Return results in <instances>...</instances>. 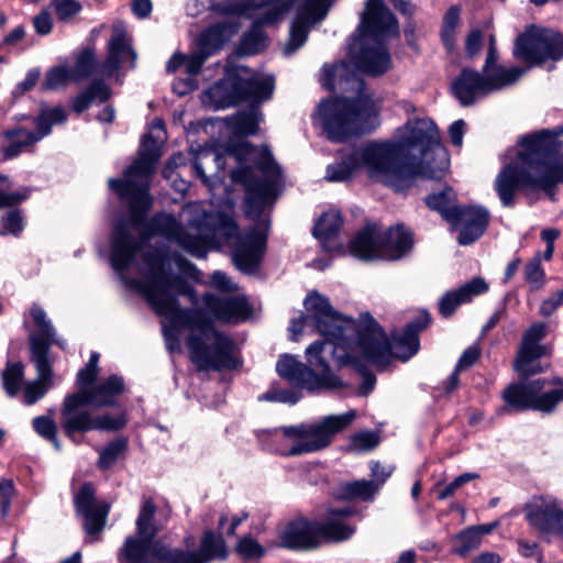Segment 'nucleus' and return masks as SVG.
Returning <instances> with one entry per match:
<instances>
[{
	"mask_svg": "<svg viewBox=\"0 0 563 563\" xmlns=\"http://www.w3.org/2000/svg\"><path fill=\"white\" fill-rule=\"evenodd\" d=\"M162 135L145 134L137 158L124 170L123 178L109 179V187L120 199L126 200L129 219L114 224L111 234L110 264L121 282L137 290L163 317L162 331L166 349L180 352V332L184 328L198 331L187 341L191 361L196 366H239L235 344L225 333L216 330L211 320L200 309H183L177 297L187 296L192 303L198 300L195 289L180 276L165 272L166 254L161 250H146L153 235H163L197 258L206 257L209 246L222 240L232 249L235 266L244 273L257 269L266 247L268 223L263 221L243 234L234 220L223 212L206 210L200 202L188 203L183 209L187 225L184 228L169 214L145 219L151 209L150 179L162 156Z\"/></svg>",
	"mask_w": 563,
	"mask_h": 563,
	"instance_id": "nucleus-1",
	"label": "nucleus"
},
{
	"mask_svg": "<svg viewBox=\"0 0 563 563\" xmlns=\"http://www.w3.org/2000/svg\"><path fill=\"white\" fill-rule=\"evenodd\" d=\"M361 167L372 180L401 191L417 177L441 179L449 168V156L435 123L422 118L408 120L397 141L369 142L343 154L328 166L325 178L344 181Z\"/></svg>",
	"mask_w": 563,
	"mask_h": 563,
	"instance_id": "nucleus-2",
	"label": "nucleus"
},
{
	"mask_svg": "<svg viewBox=\"0 0 563 563\" xmlns=\"http://www.w3.org/2000/svg\"><path fill=\"white\" fill-rule=\"evenodd\" d=\"M562 130H543L522 136L510 162L498 173L494 188L504 207L515 206L519 189L542 190L554 200L555 187L563 184Z\"/></svg>",
	"mask_w": 563,
	"mask_h": 563,
	"instance_id": "nucleus-3",
	"label": "nucleus"
},
{
	"mask_svg": "<svg viewBox=\"0 0 563 563\" xmlns=\"http://www.w3.org/2000/svg\"><path fill=\"white\" fill-rule=\"evenodd\" d=\"M429 323L430 314L426 311L419 313L412 321L406 324L399 335L394 338L391 346L384 330L368 312L360 316V319L356 321V330L347 332L344 338H341L339 343L346 345L347 353L351 355L342 366H354L363 378L360 388L362 395L369 394L376 383L375 375L363 365V362L384 366L391 356L404 362L408 361L419 351V333Z\"/></svg>",
	"mask_w": 563,
	"mask_h": 563,
	"instance_id": "nucleus-4",
	"label": "nucleus"
},
{
	"mask_svg": "<svg viewBox=\"0 0 563 563\" xmlns=\"http://www.w3.org/2000/svg\"><path fill=\"white\" fill-rule=\"evenodd\" d=\"M334 77L342 90L355 92L354 98L323 100L318 115L331 141L342 142L354 135L373 132L378 125L379 108L365 87L364 79L350 71V64L341 62L334 66Z\"/></svg>",
	"mask_w": 563,
	"mask_h": 563,
	"instance_id": "nucleus-5",
	"label": "nucleus"
},
{
	"mask_svg": "<svg viewBox=\"0 0 563 563\" xmlns=\"http://www.w3.org/2000/svg\"><path fill=\"white\" fill-rule=\"evenodd\" d=\"M124 390V380L118 375L90 387V390H77L65 396L62 405V429L74 441L77 433L90 431H118L126 424L124 413H97L95 407H112L117 397Z\"/></svg>",
	"mask_w": 563,
	"mask_h": 563,
	"instance_id": "nucleus-6",
	"label": "nucleus"
},
{
	"mask_svg": "<svg viewBox=\"0 0 563 563\" xmlns=\"http://www.w3.org/2000/svg\"><path fill=\"white\" fill-rule=\"evenodd\" d=\"M307 361L310 366L297 361L291 355H284L276 364L278 375L291 384H296L309 391L334 389L342 386V382L331 372V366L342 367L351 357L347 346L332 341H316L306 349Z\"/></svg>",
	"mask_w": 563,
	"mask_h": 563,
	"instance_id": "nucleus-7",
	"label": "nucleus"
},
{
	"mask_svg": "<svg viewBox=\"0 0 563 563\" xmlns=\"http://www.w3.org/2000/svg\"><path fill=\"white\" fill-rule=\"evenodd\" d=\"M230 176L233 183L244 186L246 214L254 219L275 201L282 189V170L267 146L256 153L254 166L241 164Z\"/></svg>",
	"mask_w": 563,
	"mask_h": 563,
	"instance_id": "nucleus-8",
	"label": "nucleus"
},
{
	"mask_svg": "<svg viewBox=\"0 0 563 563\" xmlns=\"http://www.w3.org/2000/svg\"><path fill=\"white\" fill-rule=\"evenodd\" d=\"M398 35L399 27L357 26L349 45L351 62L361 74L372 77L384 75L393 66L387 42Z\"/></svg>",
	"mask_w": 563,
	"mask_h": 563,
	"instance_id": "nucleus-9",
	"label": "nucleus"
},
{
	"mask_svg": "<svg viewBox=\"0 0 563 563\" xmlns=\"http://www.w3.org/2000/svg\"><path fill=\"white\" fill-rule=\"evenodd\" d=\"M273 91L274 77L271 75L255 74L246 78L228 75L203 91L202 102L217 111L243 101L261 103L271 99Z\"/></svg>",
	"mask_w": 563,
	"mask_h": 563,
	"instance_id": "nucleus-10",
	"label": "nucleus"
},
{
	"mask_svg": "<svg viewBox=\"0 0 563 563\" xmlns=\"http://www.w3.org/2000/svg\"><path fill=\"white\" fill-rule=\"evenodd\" d=\"M356 418L355 410L324 416L318 421L284 427L283 434L295 440L285 453L288 456L303 455L325 449L334 437L345 430Z\"/></svg>",
	"mask_w": 563,
	"mask_h": 563,
	"instance_id": "nucleus-11",
	"label": "nucleus"
},
{
	"mask_svg": "<svg viewBox=\"0 0 563 563\" xmlns=\"http://www.w3.org/2000/svg\"><path fill=\"white\" fill-rule=\"evenodd\" d=\"M503 398L509 409L534 410L550 415L563 401V378H539L515 383L504 390Z\"/></svg>",
	"mask_w": 563,
	"mask_h": 563,
	"instance_id": "nucleus-12",
	"label": "nucleus"
},
{
	"mask_svg": "<svg viewBox=\"0 0 563 563\" xmlns=\"http://www.w3.org/2000/svg\"><path fill=\"white\" fill-rule=\"evenodd\" d=\"M303 303L307 314L301 313L298 319L295 318L290 322L289 331L292 333V340H297V335L302 332L303 322L308 320H311L318 332L324 336L323 342L329 340L340 342L347 332L356 330V321L338 312L329 299L319 292H310Z\"/></svg>",
	"mask_w": 563,
	"mask_h": 563,
	"instance_id": "nucleus-13",
	"label": "nucleus"
},
{
	"mask_svg": "<svg viewBox=\"0 0 563 563\" xmlns=\"http://www.w3.org/2000/svg\"><path fill=\"white\" fill-rule=\"evenodd\" d=\"M525 73L526 68L521 67H498L487 74L464 68L453 80L451 89L460 103L467 107L492 92L515 84Z\"/></svg>",
	"mask_w": 563,
	"mask_h": 563,
	"instance_id": "nucleus-14",
	"label": "nucleus"
},
{
	"mask_svg": "<svg viewBox=\"0 0 563 563\" xmlns=\"http://www.w3.org/2000/svg\"><path fill=\"white\" fill-rule=\"evenodd\" d=\"M514 55L532 66H540L547 60L558 62L563 58V35L552 29L529 26L515 42Z\"/></svg>",
	"mask_w": 563,
	"mask_h": 563,
	"instance_id": "nucleus-15",
	"label": "nucleus"
},
{
	"mask_svg": "<svg viewBox=\"0 0 563 563\" xmlns=\"http://www.w3.org/2000/svg\"><path fill=\"white\" fill-rule=\"evenodd\" d=\"M285 11H295L296 16L290 23L289 37L284 46L285 56L292 55L308 40L314 24L325 19L330 8L338 0H276Z\"/></svg>",
	"mask_w": 563,
	"mask_h": 563,
	"instance_id": "nucleus-16",
	"label": "nucleus"
},
{
	"mask_svg": "<svg viewBox=\"0 0 563 563\" xmlns=\"http://www.w3.org/2000/svg\"><path fill=\"white\" fill-rule=\"evenodd\" d=\"M16 120L30 119L35 125L34 131L24 128L9 129L3 132V137L8 144L3 146V157L12 159L22 152L33 147L37 142L51 134L52 126L64 123L67 119L66 112L62 107L44 108L37 117L21 115Z\"/></svg>",
	"mask_w": 563,
	"mask_h": 563,
	"instance_id": "nucleus-17",
	"label": "nucleus"
},
{
	"mask_svg": "<svg viewBox=\"0 0 563 563\" xmlns=\"http://www.w3.org/2000/svg\"><path fill=\"white\" fill-rule=\"evenodd\" d=\"M153 540L137 533L128 536L119 549V563H198L195 553L178 548L161 547L152 550Z\"/></svg>",
	"mask_w": 563,
	"mask_h": 563,
	"instance_id": "nucleus-18",
	"label": "nucleus"
},
{
	"mask_svg": "<svg viewBox=\"0 0 563 563\" xmlns=\"http://www.w3.org/2000/svg\"><path fill=\"white\" fill-rule=\"evenodd\" d=\"M137 54L132 46V37L123 23H115L107 46V58L100 66V73L107 78L119 79L121 67L128 63L130 68L136 65Z\"/></svg>",
	"mask_w": 563,
	"mask_h": 563,
	"instance_id": "nucleus-19",
	"label": "nucleus"
},
{
	"mask_svg": "<svg viewBox=\"0 0 563 563\" xmlns=\"http://www.w3.org/2000/svg\"><path fill=\"white\" fill-rule=\"evenodd\" d=\"M529 525L540 533H563V508L553 496H534L523 508Z\"/></svg>",
	"mask_w": 563,
	"mask_h": 563,
	"instance_id": "nucleus-20",
	"label": "nucleus"
},
{
	"mask_svg": "<svg viewBox=\"0 0 563 563\" xmlns=\"http://www.w3.org/2000/svg\"><path fill=\"white\" fill-rule=\"evenodd\" d=\"M547 335V324L536 322L528 328L517 352L514 368L521 377H528L542 372V367L536 364V361L547 355L548 347L540 344Z\"/></svg>",
	"mask_w": 563,
	"mask_h": 563,
	"instance_id": "nucleus-21",
	"label": "nucleus"
},
{
	"mask_svg": "<svg viewBox=\"0 0 563 563\" xmlns=\"http://www.w3.org/2000/svg\"><path fill=\"white\" fill-rule=\"evenodd\" d=\"M265 4L266 9L256 16L241 40L239 49L243 54L254 55L264 49L267 41L264 27L282 21L287 13L276 0H265Z\"/></svg>",
	"mask_w": 563,
	"mask_h": 563,
	"instance_id": "nucleus-22",
	"label": "nucleus"
},
{
	"mask_svg": "<svg viewBox=\"0 0 563 563\" xmlns=\"http://www.w3.org/2000/svg\"><path fill=\"white\" fill-rule=\"evenodd\" d=\"M455 213L449 223L455 229L460 228L459 244L470 245L484 234L489 222V212L486 208L464 206L459 207Z\"/></svg>",
	"mask_w": 563,
	"mask_h": 563,
	"instance_id": "nucleus-23",
	"label": "nucleus"
},
{
	"mask_svg": "<svg viewBox=\"0 0 563 563\" xmlns=\"http://www.w3.org/2000/svg\"><path fill=\"white\" fill-rule=\"evenodd\" d=\"M75 507L78 515L85 519L84 528L88 534L99 533L109 514V505L95 498V489L90 483L84 484L75 495Z\"/></svg>",
	"mask_w": 563,
	"mask_h": 563,
	"instance_id": "nucleus-24",
	"label": "nucleus"
},
{
	"mask_svg": "<svg viewBox=\"0 0 563 563\" xmlns=\"http://www.w3.org/2000/svg\"><path fill=\"white\" fill-rule=\"evenodd\" d=\"M279 545L294 551H310L320 547L317 521H290L279 533Z\"/></svg>",
	"mask_w": 563,
	"mask_h": 563,
	"instance_id": "nucleus-25",
	"label": "nucleus"
},
{
	"mask_svg": "<svg viewBox=\"0 0 563 563\" xmlns=\"http://www.w3.org/2000/svg\"><path fill=\"white\" fill-rule=\"evenodd\" d=\"M203 303L210 314L221 322H238L250 314V306L244 296L220 298L212 294L203 296Z\"/></svg>",
	"mask_w": 563,
	"mask_h": 563,
	"instance_id": "nucleus-26",
	"label": "nucleus"
},
{
	"mask_svg": "<svg viewBox=\"0 0 563 563\" xmlns=\"http://www.w3.org/2000/svg\"><path fill=\"white\" fill-rule=\"evenodd\" d=\"M354 514L353 508H331L324 522L317 521L320 545L323 541L342 542L349 540L355 528L346 522V518Z\"/></svg>",
	"mask_w": 563,
	"mask_h": 563,
	"instance_id": "nucleus-27",
	"label": "nucleus"
},
{
	"mask_svg": "<svg viewBox=\"0 0 563 563\" xmlns=\"http://www.w3.org/2000/svg\"><path fill=\"white\" fill-rule=\"evenodd\" d=\"M35 365L37 377L23 386V404L32 406L41 400L52 385V364L48 357L44 356L43 350L35 347L34 356H31Z\"/></svg>",
	"mask_w": 563,
	"mask_h": 563,
	"instance_id": "nucleus-28",
	"label": "nucleus"
},
{
	"mask_svg": "<svg viewBox=\"0 0 563 563\" xmlns=\"http://www.w3.org/2000/svg\"><path fill=\"white\" fill-rule=\"evenodd\" d=\"M31 316L37 329L36 332L30 334L31 356H34L35 347L42 349L46 357H48L49 349L53 344L62 349L65 347V341L56 339V331L42 307L33 305Z\"/></svg>",
	"mask_w": 563,
	"mask_h": 563,
	"instance_id": "nucleus-29",
	"label": "nucleus"
},
{
	"mask_svg": "<svg viewBox=\"0 0 563 563\" xmlns=\"http://www.w3.org/2000/svg\"><path fill=\"white\" fill-rule=\"evenodd\" d=\"M379 260L397 261L410 252L413 245V240L408 230L402 225H396L386 232L379 231Z\"/></svg>",
	"mask_w": 563,
	"mask_h": 563,
	"instance_id": "nucleus-30",
	"label": "nucleus"
},
{
	"mask_svg": "<svg viewBox=\"0 0 563 563\" xmlns=\"http://www.w3.org/2000/svg\"><path fill=\"white\" fill-rule=\"evenodd\" d=\"M487 289V283L481 277H475L460 288L445 292L439 300V311L444 318H449L461 303L471 301Z\"/></svg>",
	"mask_w": 563,
	"mask_h": 563,
	"instance_id": "nucleus-31",
	"label": "nucleus"
},
{
	"mask_svg": "<svg viewBox=\"0 0 563 563\" xmlns=\"http://www.w3.org/2000/svg\"><path fill=\"white\" fill-rule=\"evenodd\" d=\"M240 29L235 22L216 23L203 30L195 40V46L211 57L219 52Z\"/></svg>",
	"mask_w": 563,
	"mask_h": 563,
	"instance_id": "nucleus-32",
	"label": "nucleus"
},
{
	"mask_svg": "<svg viewBox=\"0 0 563 563\" xmlns=\"http://www.w3.org/2000/svg\"><path fill=\"white\" fill-rule=\"evenodd\" d=\"M162 515L163 512L157 511V507L152 498L144 499L135 521L136 533L154 540L168 521L169 515L166 514L164 517Z\"/></svg>",
	"mask_w": 563,
	"mask_h": 563,
	"instance_id": "nucleus-33",
	"label": "nucleus"
},
{
	"mask_svg": "<svg viewBox=\"0 0 563 563\" xmlns=\"http://www.w3.org/2000/svg\"><path fill=\"white\" fill-rule=\"evenodd\" d=\"M350 253L362 261L379 260V230L375 224H368L357 232L349 245Z\"/></svg>",
	"mask_w": 563,
	"mask_h": 563,
	"instance_id": "nucleus-34",
	"label": "nucleus"
},
{
	"mask_svg": "<svg viewBox=\"0 0 563 563\" xmlns=\"http://www.w3.org/2000/svg\"><path fill=\"white\" fill-rule=\"evenodd\" d=\"M390 472H383L378 482L358 479L345 482L339 485L336 495L342 499H360L362 501H373L376 494L380 490Z\"/></svg>",
	"mask_w": 563,
	"mask_h": 563,
	"instance_id": "nucleus-35",
	"label": "nucleus"
},
{
	"mask_svg": "<svg viewBox=\"0 0 563 563\" xmlns=\"http://www.w3.org/2000/svg\"><path fill=\"white\" fill-rule=\"evenodd\" d=\"M251 107L224 119L228 129L236 136L255 135L263 114L258 103L251 102Z\"/></svg>",
	"mask_w": 563,
	"mask_h": 563,
	"instance_id": "nucleus-36",
	"label": "nucleus"
},
{
	"mask_svg": "<svg viewBox=\"0 0 563 563\" xmlns=\"http://www.w3.org/2000/svg\"><path fill=\"white\" fill-rule=\"evenodd\" d=\"M342 225V217L339 211L324 212L313 228V235L321 242L327 251H334L339 247L335 238Z\"/></svg>",
	"mask_w": 563,
	"mask_h": 563,
	"instance_id": "nucleus-37",
	"label": "nucleus"
},
{
	"mask_svg": "<svg viewBox=\"0 0 563 563\" xmlns=\"http://www.w3.org/2000/svg\"><path fill=\"white\" fill-rule=\"evenodd\" d=\"M112 96L111 87L102 79H93L89 86L76 96L71 101V108L76 113H82L92 102L103 103Z\"/></svg>",
	"mask_w": 563,
	"mask_h": 563,
	"instance_id": "nucleus-38",
	"label": "nucleus"
},
{
	"mask_svg": "<svg viewBox=\"0 0 563 563\" xmlns=\"http://www.w3.org/2000/svg\"><path fill=\"white\" fill-rule=\"evenodd\" d=\"M358 26H385L396 30L399 27L394 13L384 4L383 0H367L366 9L362 14Z\"/></svg>",
	"mask_w": 563,
	"mask_h": 563,
	"instance_id": "nucleus-39",
	"label": "nucleus"
},
{
	"mask_svg": "<svg viewBox=\"0 0 563 563\" xmlns=\"http://www.w3.org/2000/svg\"><path fill=\"white\" fill-rule=\"evenodd\" d=\"M195 553L198 563H208L213 560H225L228 556L227 544L220 534H216L212 530L205 531L199 551H186Z\"/></svg>",
	"mask_w": 563,
	"mask_h": 563,
	"instance_id": "nucleus-40",
	"label": "nucleus"
},
{
	"mask_svg": "<svg viewBox=\"0 0 563 563\" xmlns=\"http://www.w3.org/2000/svg\"><path fill=\"white\" fill-rule=\"evenodd\" d=\"M456 199L455 192L451 187H444L439 192H433L426 197V205L441 214L449 222L456 213L460 206L454 205Z\"/></svg>",
	"mask_w": 563,
	"mask_h": 563,
	"instance_id": "nucleus-41",
	"label": "nucleus"
},
{
	"mask_svg": "<svg viewBox=\"0 0 563 563\" xmlns=\"http://www.w3.org/2000/svg\"><path fill=\"white\" fill-rule=\"evenodd\" d=\"M24 367L22 363H9L2 372V385L9 397H15L22 388Z\"/></svg>",
	"mask_w": 563,
	"mask_h": 563,
	"instance_id": "nucleus-42",
	"label": "nucleus"
},
{
	"mask_svg": "<svg viewBox=\"0 0 563 563\" xmlns=\"http://www.w3.org/2000/svg\"><path fill=\"white\" fill-rule=\"evenodd\" d=\"M128 441L124 438H117L107 444L99 453L98 466L100 470L110 468L126 450Z\"/></svg>",
	"mask_w": 563,
	"mask_h": 563,
	"instance_id": "nucleus-43",
	"label": "nucleus"
},
{
	"mask_svg": "<svg viewBox=\"0 0 563 563\" xmlns=\"http://www.w3.org/2000/svg\"><path fill=\"white\" fill-rule=\"evenodd\" d=\"M24 218L18 209H11L3 213L0 219V235H13L19 238L24 231Z\"/></svg>",
	"mask_w": 563,
	"mask_h": 563,
	"instance_id": "nucleus-44",
	"label": "nucleus"
},
{
	"mask_svg": "<svg viewBox=\"0 0 563 563\" xmlns=\"http://www.w3.org/2000/svg\"><path fill=\"white\" fill-rule=\"evenodd\" d=\"M460 11L457 5H452L443 18L441 38L448 51H452L454 47L455 27L460 20Z\"/></svg>",
	"mask_w": 563,
	"mask_h": 563,
	"instance_id": "nucleus-45",
	"label": "nucleus"
},
{
	"mask_svg": "<svg viewBox=\"0 0 563 563\" xmlns=\"http://www.w3.org/2000/svg\"><path fill=\"white\" fill-rule=\"evenodd\" d=\"M34 431L43 439L49 441L57 451L62 450L59 440L57 439V426L53 419L47 416H38L32 420Z\"/></svg>",
	"mask_w": 563,
	"mask_h": 563,
	"instance_id": "nucleus-46",
	"label": "nucleus"
},
{
	"mask_svg": "<svg viewBox=\"0 0 563 563\" xmlns=\"http://www.w3.org/2000/svg\"><path fill=\"white\" fill-rule=\"evenodd\" d=\"M453 541L454 552L462 556L476 550L482 544V540L478 537V532L472 529V527H468L465 530L461 531L457 536H455Z\"/></svg>",
	"mask_w": 563,
	"mask_h": 563,
	"instance_id": "nucleus-47",
	"label": "nucleus"
},
{
	"mask_svg": "<svg viewBox=\"0 0 563 563\" xmlns=\"http://www.w3.org/2000/svg\"><path fill=\"white\" fill-rule=\"evenodd\" d=\"M73 80L71 69L67 66H55L47 70L43 88L46 90H56L65 87Z\"/></svg>",
	"mask_w": 563,
	"mask_h": 563,
	"instance_id": "nucleus-48",
	"label": "nucleus"
},
{
	"mask_svg": "<svg viewBox=\"0 0 563 563\" xmlns=\"http://www.w3.org/2000/svg\"><path fill=\"white\" fill-rule=\"evenodd\" d=\"M96 68V56L91 49H85L77 57L74 69L71 70L73 80L88 78Z\"/></svg>",
	"mask_w": 563,
	"mask_h": 563,
	"instance_id": "nucleus-49",
	"label": "nucleus"
},
{
	"mask_svg": "<svg viewBox=\"0 0 563 563\" xmlns=\"http://www.w3.org/2000/svg\"><path fill=\"white\" fill-rule=\"evenodd\" d=\"M49 7L54 10L59 21L74 19L82 9L77 0H51Z\"/></svg>",
	"mask_w": 563,
	"mask_h": 563,
	"instance_id": "nucleus-50",
	"label": "nucleus"
},
{
	"mask_svg": "<svg viewBox=\"0 0 563 563\" xmlns=\"http://www.w3.org/2000/svg\"><path fill=\"white\" fill-rule=\"evenodd\" d=\"M525 278L530 284L532 290H538L543 286L544 271L539 256L532 258L525 266Z\"/></svg>",
	"mask_w": 563,
	"mask_h": 563,
	"instance_id": "nucleus-51",
	"label": "nucleus"
},
{
	"mask_svg": "<svg viewBox=\"0 0 563 563\" xmlns=\"http://www.w3.org/2000/svg\"><path fill=\"white\" fill-rule=\"evenodd\" d=\"M300 394L292 389L272 388L258 397L260 400L295 405L300 399Z\"/></svg>",
	"mask_w": 563,
	"mask_h": 563,
	"instance_id": "nucleus-52",
	"label": "nucleus"
},
{
	"mask_svg": "<svg viewBox=\"0 0 563 563\" xmlns=\"http://www.w3.org/2000/svg\"><path fill=\"white\" fill-rule=\"evenodd\" d=\"M236 551L244 559H260L265 554V549L252 537L242 538L236 544Z\"/></svg>",
	"mask_w": 563,
	"mask_h": 563,
	"instance_id": "nucleus-53",
	"label": "nucleus"
},
{
	"mask_svg": "<svg viewBox=\"0 0 563 563\" xmlns=\"http://www.w3.org/2000/svg\"><path fill=\"white\" fill-rule=\"evenodd\" d=\"M209 58L203 52H200V49L196 46H194L192 51L186 55L185 54V71L189 76H196L200 73L203 64Z\"/></svg>",
	"mask_w": 563,
	"mask_h": 563,
	"instance_id": "nucleus-54",
	"label": "nucleus"
},
{
	"mask_svg": "<svg viewBox=\"0 0 563 563\" xmlns=\"http://www.w3.org/2000/svg\"><path fill=\"white\" fill-rule=\"evenodd\" d=\"M477 477V473H463L459 475L451 483H449L441 490H439L438 498L444 500L453 496L459 488H461L466 483L476 479Z\"/></svg>",
	"mask_w": 563,
	"mask_h": 563,
	"instance_id": "nucleus-55",
	"label": "nucleus"
},
{
	"mask_svg": "<svg viewBox=\"0 0 563 563\" xmlns=\"http://www.w3.org/2000/svg\"><path fill=\"white\" fill-rule=\"evenodd\" d=\"M378 444V437L375 432L364 431L352 438V445L357 451H369Z\"/></svg>",
	"mask_w": 563,
	"mask_h": 563,
	"instance_id": "nucleus-56",
	"label": "nucleus"
},
{
	"mask_svg": "<svg viewBox=\"0 0 563 563\" xmlns=\"http://www.w3.org/2000/svg\"><path fill=\"white\" fill-rule=\"evenodd\" d=\"M561 306H563V289L558 290L556 292L552 294L550 297L544 299L540 305L539 312L543 317H550Z\"/></svg>",
	"mask_w": 563,
	"mask_h": 563,
	"instance_id": "nucleus-57",
	"label": "nucleus"
},
{
	"mask_svg": "<svg viewBox=\"0 0 563 563\" xmlns=\"http://www.w3.org/2000/svg\"><path fill=\"white\" fill-rule=\"evenodd\" d=\"M33 27L38 35H47L53 29V19L47 10H42L33 20Z\"/></svg>",
	"mask_w": 563,
	"mask_h": 563,
	"instance_id": "nucleus-58",
	"label": "nucleus"
},
{
	"mask_svg": "<svg viewBox=\"0 0 563 563\" xmlns=\"http://www.w3.org/2000/svg\"><path fill=\"white\" fill-rule=\"evenodd\" d=\"M211 285L213 288L223 292H233L238 289V286L231 278L221 271L213 272L211 275Z\"/></svg>",
	"mask_w": 563,
	"mask_h": 563,
	"instance_id": "nucleus-59",
	"label": "nucleus"
},
{
	"mask_svg": "<svg viewBox=\"0 0 563 563\" xmlns=\"http://www.w3.org/2000/svg\"><path fill=\"white\" fill-rule=\"evenodd\" d=\"M481 355V350L477 345L468 346L460 356L455 367L456 371H464L476 363Z\"/></svg>",
	"mask_w": 563,
	"mask_h": 563,
	"instance_id": "nucleus-60",
	"label": "nucleus"
},
{
	"mask_svg": "<svg viewBox=\"0 0 563 563\" xmlns=\"http://www.w3.org/2000/svg\"><path fill=\"white\" fill-rule=\"evenodd\" d=\"M98 376V371L85 366L81 368L76 377V385L78 390H90V385L95 383Z\"/></svg>",
	"mask_w": 563,
	"mask_h": 563,
	"instance_id": "nucleus-61",
	"label": "nucleus"
},
{
	"mask_svg": "<svg viewBox=\"0 0 563 563\" xmlns=\"http://www.w3.org/2000/svg\"><path fill=\"white\" fill-rule=\"evenodd\" d=\"M518 552L520 555L525 558H532L537 561V563H541V551L539 549L538 543L528 542L526 540L518 541Z\"/></svg>",
	"mask_w": 563,
	"mask_h": 563,
	"instance_id": "nucleus-62",
	"label": "nucleus"
},
{
	"mask_svg": "<svg viewBox=\"0 0 563 563\" xmlns=\"http://www.w3.org/2000/svg\"><path fill=\"white\" fill-rule=\"evenodd\" d=\"M482 48V33L478 30L472 31L465 42V51L468 57L476 56Z\"/></svg>",
	"mask_w": 563,
	"mask_h": 563,
	"instance_id": "nucleus-63",
	"label": "nucleus"
},
{
	"mask_svg": "<svg viewBox=\"0 0 563 563\" xmlns=\"http://www.w3.org/2000/svg\"><path fill=\"white\" fill-rule=\"evenodd\" d=\"M40 75H41V71L40 69L37 68H33V69H30L24 78L23 81H21L15 90H14V95L19 93V95H22L29 90H31L35 84L37 82L38 78H40Z\"/></svg>",
	"mask_w": 563,
	"mask_h": 563,
	"instance_id": "nucleus-64",
	"label": "nucleus"
}]
</instances>
